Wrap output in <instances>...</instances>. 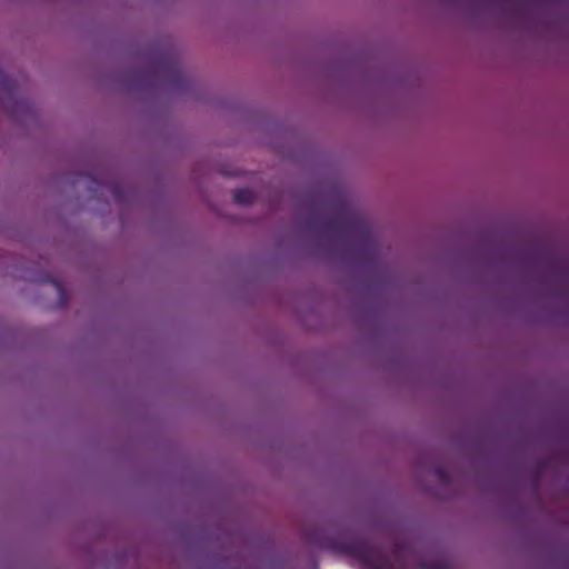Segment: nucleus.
Masks as SVG:
<instances>
[{"instance_id":"nucleus-1","label":"nucleus","mask_w":569,"mask_h":569,"mask_svg":"<svg viewBox=\"0 0 569 569\" xmlns=\"http://www.w3.org/2000/svg\"><path fill=\"white\" fill-rule=\"evenodd\" d=\"M337 216L322 221L326 232L348 233L356 240V256L358 260H372L378 253V246L370 222L346 201L339 203Z\"/></svg>"},{"instance_id":"nucleus-2","label":"nucleus","mask_w":569,"mask_h":569,"mask_svg":"<svg viewBox=\"0 0 569 569\" xmlns=\"http://www.w3.org/2000/svg\"><path fill=\"white\" fill-rule=\"evenodd\" d=\"M156 69L167 71L172 80L183 83L186 81L184 72L181 70L177 60L170 54L166 53L156 61Z\"/></svg>"},{"instance_id":"nucleus-3","label":"nucleus","mask_w":569,"mask_h":569,"mask_svg":"<svg viewBox=\"0 0 569 569\" xmlns=\"http://www.w3.org/2000/svg\"><path fill=\"white\" fill-rule=\"evenodd\" d=\"M16 94L17 82L0 69V101L4 103L8 99H14Z\"/></svg>"},{"instance_id":"nucleus-4","label":"nucleus","mask_w":569,"mask_h":569,"mask_svg":"<svg viewBox=\"0 0 569 569\" xmlns=\"http://www.w3.org/2000/svg\"><path fill=\"white\" fill-rule=\"evenodd\" d=\"M302 536H303V539L312 546H317V547H321V548H330L331 547V542L328 539H326L325 537H322V535L320 533L318 528H316L313 530L305 529Z\"/></svg>"},{"instance_id":"nucleus-5","label":"nucleus","mask_w":569,"mask_h":569,"mask_svg":"<svg viewBox=\"0 0 569 569\" xmlns=\"http://www.w3.org/2000/svg\"><path fill=\"white\" fill-rule=\"evenodd\" d=\"M256 199V194L251 189L241 188L233 192V200L238 204L247 206L251 204Z\"/></svg>"},{"instance_id":"nucleus-6","label":"nucleus","mask_w":569,"mask_h":569,"mask_svg":"<svg viewBox=\"0 0 569 569\" xmlns=\"http://www.w3.org/2000/svg\"><path fill=\"white\" fill-rule=\"evenodd\" d=\"M48 281L56 288L59 301L61 302L62 307H64L67 305V295L64 292L63 286L61 282L54 279L48 278Z\"/></svg>"},{"instance_id":"nucleus-7","label":"nucleus","mask_w":569,"mask_h":569,"mask_svg":"<svg viewBox=\"0 0 569 569\" xmlns=\"http://www.w3.org/2000/svg\"><path fill=\"white\" fill-rule=\"evenodd\" d=\"M433 473L437 477L439 481L442 483H449L450 482V475L449 472L443 469L442 467H436L433 468Z\"/></svg>"},{"instance_id":"nucleus-8","label":"nucleus","mask_w":569,"mask_h":569,"mask_svg":"<svg viewBox=\"0 0 569 569\" xmlns=\"http://www.w3.org/2000/svg\"><path fill=\"white\" fill-rule=\"evenodd\" d=\"M422 569H447L442 563H430V565H426L423 563L421 566Z\"/></svg>"},{"instance_id":"nucleus-9","label":"nucleus","mask_w":569,"mask_h":569,"mask_svg":"<svg viewBox=\"0 0 569 569\" xmlns=\"http://www.w3.org/2000/svg\"><path fill=\"white\" fill-rule=\"evenodd\" d=\"M112 192H113L114 194H117L118 189H117V188H113V189H112Z\"/></svg>"}]
</instances>
